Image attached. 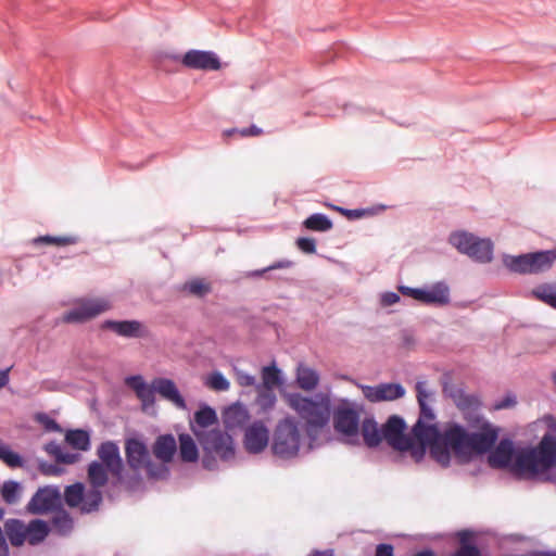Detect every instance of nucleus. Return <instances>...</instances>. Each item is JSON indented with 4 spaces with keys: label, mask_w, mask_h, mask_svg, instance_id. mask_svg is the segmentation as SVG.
<instances>
[{
    "label": "nucleus",
    "mask_w": 556,
    "mask_h": 556,
    "mask_svg": "<svg viewBox=\"0 0 556 556\" xmlns=\"http://www.w3.org/2000/svg\"><path fill=\"white\" fill-rule=\"evenodd\" d=\"M412 433L416 439L409 459L416 464L425 459L427 450L430 456L442 467L451 465V451L459 463H468L484 455L498 439V429L485 426L481 431H468L465 426L453 424L444 434L434 424L415 422Z\"/></svg>",
    "instance_id": "f257e3e1"
},
{
    "label": "nucleus",
    "mask_w": 556,
    "mask_h": 556,
    "mask_svg": "<svg viewBox=\"0 0 556 556\" xmlns=\"http://www.w3.org/2000/svg\"><path fill=\"white\" fill-rule=\"evenodd\" d=\"M292 406L301 419L286 416L276 424L269 448L273 456L279 460H291L298 457L305 438L309 450L320 445L319 435L329 424L332 405L326 397H307L296 395L292 399Z\"/></svg>",
    "instance_id": "f03ea898"
},
{
    "label": "nucleus",
    "mask_w": 556,
    "mask_h": 556,
    "mask_svg": "<svg viewBox=\"0 0 556 556\" xmlns=\"http://www.w3.org/2000/svg\"><path fill=\"white\" fill-rule=\"evenodd\" d=\"M215 424H217L216 410L205 404L195 412L194 420L191 421V430L205 452L203 466L210 470L215 467V460L211 459L210 454L215 453L224 460L235 454L231 434L224 433L219 429L206 430Z\"/></svg>",
    "instance_id": "7ed1b4c3"
},
{
    "label": "nucleus",
    "mask_w": 556,
    "mask_h": 556,
    "mask_svg": "<svg viewBox=\"0 0 556 556\" xmlns=\"http://www.w3.org/2000/svg\"><path fill=\"white\" fill-rule=\"evenodd\" d=\"M556 465V435L545 433L538 446L518 453L515 470L519 477L556 482V478L547 472Z\"/></svg>",
    "instance_id": "20e7f679"
},
{
    "label": "nucleus",
    "mask_w": 556,
    "mask_h": 556,
    "mask_svg": "<svg viewBox=\"0 0 556 556\" xmlns=\"http://www.w3.org/2000/svg\"><path fill=\"white\" fill-rule=\"evenodd\" d=\"M407 425L403 417L392 415L382 426L383 440L394 450L387 455V460L397 467L409 465L408 456L415 445L416 439L406 434Z\"/></svg>",
    "instance_id": "39448f33"
},
{
    "label": "nucleus",
    "mask_w": 556,
    "mask_h": 556,
    "mask_svg": "<svg viewBox=\"0 0 556 556\" xmlns=\"http://www.w3.org/2000/svg\"><path fill=\"white\" fill-rule=\"evenodd\" d=\"M126 464L132 471L134 477L140 478L144 470L151 479H166L169 476V469L166 465H155L150 457V452L146 442L138 437H131L125 441Z\"/></svg>",
    "instance_id": "423d86ee"
},
{
    "label": "nucleus",
    "mask_w": 556,
    "mask_h": 556,
    "mask_svg": "<svg viewBox=\"0 0 556 556\" xmlns=\"http://www.w3.org/2000/svg\"><path fill=\"white\" fill-rule=\"evenodd\" d=\"M556 261V249L530 252L520 255H504L503 263L511 273L538 275L552 268Z\"/></svg>",
    "instance_id": "0eeeda50"
},
{
    "label": "nucleus",
    "mask_w": 556,
    "mask_h": 556,
    "mask_svg": "<svg viewBox=\"0 0 556 556\" xmlns=\"http://www.w3.org/2000/svg\"><path fill=\"white\" fill-rule=\"evenodd\" d=\"M448 240L459 253L477 263L485 264L493 260L494 244L488 238H479L468 231H455Z\"/></svg>",
    "instance_id": "6e6552de"
},
{
    "label": "nucleus",
    "mask_w": 556,
    "mask_h": 556,
    "mask_svg": "<svg viewBox=\"0 0 556 556\" xmlns=\"http://www.w3.org/2000/svg\"><path fill=\"white\" fill-rule=\"evenodd\" d=\"M112 303L106 298L76 300V305L63 315V321L83 324L111 309Z\"/></svg>",
    "instance_id": "1a4fd4ad"
},
{
    "label": "nucleus",
    "mask_w": 556,
    "mask_h": 556,
    "mask_svg": "<svg viewBox=\"0 0 556 556\" xmlns=\"http://www.w3.org/2000/svg\"><path fill=\"white\" fill-rule=\"evenodd\" d=\"M359 413L353 407L339 408L334 414V429L351 445L359 444Z\"/></svg>",
    "instance_id": "9d476101"
},
{
    "label": "nucleus",
    "mask_w": 556,
    "mask_h": 556,
    "mask_svg": "<svg viewBox=\"0 0 556 556\" xmlns=\"http://www.w3.org/2000/svg\"><path fill=\"white\" fill-rule=\"evenodd\" d=\"M97 455L99 459L110 472L116 478L117 481L122 482L125 479L124 475V460L121 456L119 446L114 441L102 442L98 450Z\"/></svg>",
    "instance_id": "9b49d317"
},
{
    "label": "nucleus",
    "mask_w": 556,
    "mask_h": 556,
    "mask_svg": "<svg viewBox=\"0 0 556 556\" xmlns=\"http://www.w3.org/2000/svg\"><path fill=\"white\" fill-rule=\"evenodd\" d=\"M61 493L58 486L47 485L39 488L27 504L33 514H45L61 506Z\"/></svg>",
    "instance_id": "f8f14e48"
},
{
    "label": "nucleus",
    "mask_w": 556,
    "mask_h": 556,
    "mask_svg": "<svg viewBox=\"0 0 556 556\" xmlns=\"http://www.w3.org/2000/svg\"><path fill=\"white\" fill-rule=\"evenodd\" d=\"M185 67L200 71H218L223 64L216 52L212 50L190 49L181 58Z\"/></svg>",
    "instance_id": "ddd939ff"
},
{
    "label": "nucleus",
    "mask_w": 556,
    "mask_h": 556,
    "mask_svg": "<svg viewBox=\"0 0 556 556\" xmlns=\"http://www.w3.org/2000/svg\"><path fill=\"white\" fill-rule=\"evenodd\" d=\"M489 454V463L493 468H508L511 467L514 473L520 478L516 470L515 464L513 465L514 456L517 457L516 448L514 445V441L509 438L502 439L498 444L495 446L494 451L492 447L488 452Z\"/></svg>",
    "instance_id": "4468645a"
},
{
    "label": "nucleus",
    "mask_w": 556,
    "mask_h": 556,
    "mask_svg": "<svg viewBox=\"0 0 556 556\" xmlns=\"http://www.w3.org/2000/svg\"><path fill=\"white\" fill-rule=\"evenodd\" d=\"M243 443L248 452L261 453L270 443L267 427L261 420L254 421L247 428Z\"/></svg>",
    "instance_id": "2eb2a0df"
},
{
    "label": "nucleus",
    "mask_w": 556,
    "mask_h": 556,
    "mask_svg": "<svg viewBox=\"0 0 556 556\" xmlns=\"http://www.w3.org/2000/svg\"><path fill=\"white\" fill-rule=\"evenodd\" d=\"M363 389L364 395L371 402L392 401L404 396L403 384H356Z\"/></svg>",
    "instance_id": "dca6fc26"
},
{
    "label": "nucleus",
    "mask_w": 556,
    "mask_h": 556,
    "mask_svg": "<svg viewBox=\"0 0 556 556\" xmlns=\"http://www.w3.org/2000/svg\"><path fill=\"white\" fill-rule=\"evenodd\" d=\"M102 327L110 329L116 334L125 338H142L148 334L146 326L140 320H112L103 321Z\"/></svg>",
    "instance_id": "f3484780"
},
{
    "label": "nucleus",
    "mask_w": 556,
    "mask_h": 556,
    "mask_svg": "<svg viewBox=\"0 0 556 556\" xmlns=\"http://www.w3.org/2000/svg\"><path fill=\"white\" fill-rule=\"evenodd\" d=\"M250 415L247 407L237 402L230 405L223 413V421L227 433L235 432L236 429H242L249 421Z\"/></svg>",
    "instance_id": "a211bd4d"
},
{
    "label": "nucleus",
    "mask_w": 556,
    "mask_h": 556,
    "mask_svg": "<svg viewBox=\"0 0 556 556\" xmlns=\"http://www.w3.org/2000/svg\"><path fill=\"white\" fill-rule=\"evenodd\" d=\"M176 450V440L172 433L159 435L153 444V453L162 462V465H166L173 459Z\"/></svg>",
    "instance_id": "6ab92c4d"
},
{
    "label": "nucleus",
    "mask_w": 556,
    "mask_h": 556,
    "mask_svg": "<svg viewBox=\"0 0 556 556\" xmlns=\"http://www.w3.org/2000/svg\"><path fill=\"white\" fill-rule=\"evenodd\" d=\"M450 301V288L444 281L435 282L430 289L424 288V304L444 306L447 305Z\"/></svg>",
    "instance_id": "aec40b11"
},
{
    "label": "nucleus",
    "mask_w": 556,
    "mask_h": 556,
    "mask_svg": "<svg viewBox=\"0 0 556 556\" xmlns=\"http://www.w3.org/2000/svg\"><path fill=\"white\" fill-rule=\"evenodd\" d=\"M361 435L368 447H376L383 440L382 427H378L374 417H366L359 428V437Z\"/></svg>",
    "instance_id": "412c9836"
},
{
    "label": "nucleus",
    "mask_w": 556,
    "mask_h": 556,
    "mask_svg": "<svg viewBox=\"0 0 556 556\" xmlns=\"http://www.w3.org/2000/svg\"><path fill=\"white\" fill-rule=\"evenodd\" d=\"M52 530L60 536H67L74 529V519L62 505L52 510L51 516Z\"/></svg>",
    "instance_id": "4be33fe9"
},
{
    "label": "nucleus",
    "mask_w": 556,
    "mask_h": 556,
    "mask_svg": "<svg viewBox=\"0 0 556 556\" xmlns=\"http://www.w3.org/2000/svg\"><path fill=\"white\" fill-rule=\"evenodd\" d=\"M5 531L13 546H21L27 539V526L16 518L8 519L5 521Z\"/></svg>",
    "instance_id": "5701e85b"
},
{
    "label": "nucleus",
    "mask_w": 556,
    "mask_h": 556,
    "mask_svg": "<svg viewBox=\"0 0 556 556\" xmlns=\"http://www.w3.org/2000/svg\"><path fill=\"white\" fill-rule=\"evenodd\" d=\"M417 400L420 407V415L416 422L426 420H433L435 418L432 407L429 405V401L432 400L433 393L426 389V384H416Z\"/></svg>",
    "instance_id": "b1692460"
},
{
    "label": "nucleus",
    "mask_w": 556,
    "mask_h": 556,
    "mask_svg": "<svg viewBox=\"0 0 556 556\" xmlns=\"http://www.w3.org/2000/svg\"><path fill=\"white\" fill-rule=\"evenodd\" d=\"M50 527L42 519H34L27 525V541L30 545L41 543L49 534Z\"/></svg>",
    "instance_id": "393cba45"
},
{
    "label": "nucleus",
    "mask_w": 556,
    "mask_h": 556,
    "mask_svg": "<svg viewBox=\"0 0 556 556\" xmlns=\"http://www.w3.org/2000/svg\"><path fill=\"white\" fill-rule=\"evenodd\" d=\"M110 470L101 462L92 460L88 466V479L90 486L101 489L109 481Z\"/></svg>",
    "instance_id": "a878e982"
},
{
    "label": "nucleus",
    "mask_w": 556,
    "mask_h": 556,
    "mask_svg": "<svg viewBox=\"0 0 556 556\" xmlns=\"http://www.w3.org/2000/svg\"><path fill=\"white\" fill-rule=\"evenodd\" d=\"M178 440L180 458L187 463L197 462L199 458V448L191 435L182 433L179 434Z\"/></svg>",
    "instance_id": "bb28decb"
},
{
    "label": "nucleus",
    "mask_w": 556,
    "mask_h": 556,
    "mask_svg": "<svg viewBox=\"0 0 556 556\" xmlns=\"http://www.w3.org/2000/svg\"><path fill=\"white\" fill-rule=\"evenodd\" d=\"M102 491L99 488L90 486L84 492V500L80 502V510L84 514L97 511L102 502Z\"/></svg>",
    "instance_id": "cd10ccee"
},
{
    "label": "nucleus",
    "mask_w": 556,
    "mask_h": 556,
    "mask_svg": "<svg viewBox=\"0 0 556 556\" xmlns=\"http://www.w3.org/2000/svg\"><path fill=\"white\" fill-rule=\"evenodd\" d=\"M65 440L75 450L85 452L90 448V435L89 432L86 430H68L66 432Z\"/></svg>",
    "instance_id": "c85d7f7f"
},
{
    "label": "nucleus",
    "mask_w": 556,
    "mask_h": 556,
    "mask_svg": "<svg viewBox=\"0 0 556 556\" xmlns=\"http://www.w3.org/2000/svg\"><path fill=\"white\" fill-rule=\"evenodd\" d=\"M303 226L312 231L325 232L333 227V223L324 213H313L303 222Z\"/></svg>",
    "instance_id": "c756f323"
},
{
    "label": "nucleus",
    "mask_w": 556,
    "mask_h": 556,
    "mask_svg": "<svg viewBox=\"0 0 556 556\" xmlns=\"http://www.w3.org/2000/svg\"><path fill=\"white\" fill-rule=\"evenodd\" d=\"M134 390L138 399L141 401L142 408L149 409L150 406L154 405L155 393L157 392V384H129Z\"/></svg>",
    "instance_id": "7c9ffc66"
},
{
    "label": "nucleus",
    "mask_w": 556,
    "mask_h": 556,
    "mask_svg": "<svg viewBox=\"0 0 556 556\" xmlns=\"http://www.w3.org/2000/svg\"><path fill=\"white\" fill-rule=\"evenodd\" d=\"M538 300L556 309V283H542L532 290Z\"/></svg>",
    "instance_id": "2f4dec72"
},
{
    "label": "nucleus",
    "mask_w": 556,
    "mask_h": 556,
    "mask_svg": "<svg viewBox=\"0 0 556 556\" xmlns=\"http://www.w3.org/2000/svg\"><path fill=\"white\" fill-rule=\"evenodd\" d=\"M157 393L173 402L178 408H187L185 397L181 395L177 384H157Z\"/></svg>",
    "instance_id": "473e14b6"
},
{
    "label": "nucleus",
    "mask_w": 556,
    "mask_h": 556,
    "mask_svg": "<svg viewBox=\"0 0 556 556\" xmlns=\"http://www.w3.org/2000/svg\"><path fill=\"white\" fill-rule=\"evenodd\" d=\"M258 389L257 404L263 409L271 408L276 403V394L274 387H282L283 384H254Z\"/></svg>",
    "instance_id": "72a5a7b5"
},
{
    "label": "nucleus",
    "mask_w": 556,
    "mask_h": 556,
    "mask_svg": "<svg viewBox=\"0 0 556 556\" xmlns=\"http://www.w3.org/2000/svg\"><path fill=\"white\" fill-rule=\"evenodd\" d=\"M0 459L11 468H23L25 460L23 456L14 452L8 444L0 440Z\"/></svg>",
    "instance_id": "f704fd0d"
},
{
    "label": "nucleus",
    "mask_w": 556,
    "mask_h": 556,
    "mask_svg": "<svg viewBox=\"0 0 556 556\" xmlns=\"http://www.w3.org/2000/svg\"><path fill=\"white\" fill-rule=\"evenodd\" d=\"M181 291L199 298H204L211 293L212 288L210 283L205 282L202 278H192L182 285Z\"/></svg>",
    "instance_id": "c9c22d12"
},
{
    "label": "nucleus",
    "mask_w": 556,
    "mask_h": 556,
    "mask_svg": "<svg viewBox=\"0 0 556 556\" xmlns=\"http://www.w3.org/2000/svg\"><path fill=\"white\" fill-rule=\"evenodd\" d=\"M85 485L81 482L67 485L64 491V498L70 507H76L84 500Z\"/></svg>",
    "instance_id": "e433bc0d"
},
{
    "label": "nucleus",
    "mask_w": 556,
    "mask_h": 556,
    "mask_svg": "<svg viewBox=\"0 0 556 556\" xmlns=\"http://www.w3.org/2000/svg\"><path fill=\"white\" fill-rule=\"evenodd\" d=\"M445 394L454 400V403L462 408L469 406L468 395L464 392L459 384H442Z\"/></svg>",
    "instance_id": "4c0bfd02"
},
{
    "label": "nucleus",
    "mask_w": 556,
    "mask_h": 556,
    "mask_svg": "<svg viewBox=\"0 0 556 556\" xmlns=\"http://www.w3.org/2000/svg\"><path fill=\"white\" fill-rule=\"evenodd\" d=\"M21 483L15 480H9L3 483L2 498L8 504H14L18 501L21 494Z\"/></svg>",
    "instance_id": "58836bf2"
},
{
    "label": "nucleus",
    "mask_w": 556,
    "mask_h": 556,
    "mask_svg": "<svg viewBox=\"0 0 556 556\" xmlns=\"http://www.w3.org/2000/svg\"><path fill=\"white\" fill-rule=\"evenodd\" d=\"M293 382H319V374L300 362L296 366L295 378Z\"/></svg>",
    "instance_id": "ea45409f"
},
{
    "label": "nucleus",
    "mask_w": 556,
    "mask_h": 556,
    "mask_svg": "<svg viewBox=\"0 0 556 556\" xmlns=\"http://www.w3.org/2000/svg\"><path fill=\"white\" fill-rule=\"evenodd\" d=\"M293 265H294V263L292 261H290V260H287V258L279 260L277 262L268 265L265 268L248 271L247 273V277H249V278H260L265 273H268V271H271V270H275V269L290 268Z\"/></svg>",
    "instance_id": "a19ab883"
},
{
    "label": "nucleus",
    "mask_w": 556,
    "mask_h": 556,
    "mask_svg": "<svg viewBox=\"0 0 556 556\" xmlns=\"http://www.w3.org/2000/svg\"><path fill=\"white\" fill-rule=\"evenodd\" d=\"M77 239L74 237H53V236H39L35 239H33L34 244H40V243H54L58 245H67V244H74L76 243Z\"/></svg>",
    "instance_id": "79ce46f5"
},
{
    "label": "nucleus",
    "mask_w": 556,
    "mask_h": 556,
    "mask_svg": "<svg viewBox=\"0 0 556 556\" xmlns=\"http://www.w3.org/2000/svg\"><path fill=\"white\" fill-rule=\"evenodd\" d=\"M262 382H283V375L275 363L265 366L262 370Z\"/></svg>",
    "instance_id": "37998d69"
},
{
    "label": "nucleus",
    "mask_w": 556,
    "mask_h": 556,
    "mask_svg": "<svg viewBox=\"0 0 556 556\" xmlns=\"http://www.w3.org/2000/svg\"><path fill=\"white\" fill-rule=\"evenodd\" d=\"M37 420L42 425V427L45 428L46 431H49V432H62V427L60 426V424L51 418L50 416H48L47 414L45 413H40L37 415Z\"/></svg>",
    "instance_id": "c03bdc74"
},
{
    "label": "nucleus",
    "mask_w": 556,
    "mask_h": 556,
    "mask_svg": "<svg viewBox=\"0 0 556 556\" xmlns=\"http://www.w3.org/2000/svg\"><path fill=\"white\" fill-rule=\"evenodd\" d=\"M296 247L306 254H313L316 252V241L309 237L299 238L296 240Z\"/></svg>",
    "instance_id": "a18cd8bd"
},
{
    "label": "nucleus",
    "mask_w": 556,
    "mask_h": 556,
    "mask_svg": "<svg viewBox=\"0 0 556 556\" xmlns=\"http://www.w3.org/2000/svg\"><path fill=\"white\" fill-rule=\"evenodd\" d=\"M38 469L43 476H59L63 472L61 467L46 460H40L38 463Z\"/></svg>",
    "instance_id": "49530a36"
},
{
    "label": "nucleus",
    "mask_w": 556,
    "mask_h": 556,
    "mask_svg": "<svg viewBox=\"0 0 556 556\" xmlns=\"http://www.w3.org/2000/svg\"><path fill=\"white\" fill-rule=\"evenodd\" d=\"M399 291L401 292L402 295L413 298L414 300L422 303L424 288L400 286Z\"/></svg>",
    "instance_id": "de8ad7c7"
},
{
    "label": "nucleus",
    "mask_w": 556,
    "mask_h": 556,
    "mask_svg": "<svg viewBox=\"0 0 556 556\" xmlns=\"http://www.w3.org/2000/svg\"><path fill=\"white\" fill-rule=\"evenodd\" d=\"M43 450L49 454L52 455L55 458V462L58 460L62 447L56 441H50L47 444H45Z\"/></svg>",
    "instance_id": "09e8293b"
},
{
    "label": "nucleus",
    "mask_w": 556,
    "mask_h": 556,
    "mask_svg": "<svg viewBox=\"0 0 556 556\" xmlns=\"http://www.w3.org/2000/svg\"><path fill=\"white\" fill-rule=\"evenodd\" d=\"M376 556H394V547L389 543H380L376 547Z\"/></svg>",
    "instance_id": "8fccbe9b"
},
{
    "label": "nucleus",
    "mask_w": 556,
    "mask_h": 556,
    "mask_svg": "<svg viewBox=\"0 0 556 556\" xmlns=\"http://www.w3.org/2000/svg\"><path fill=\"white\" fill-rule=\"evenodd\" d=\"M78 456L79 455L76 453H68L62 451L56 463L70 465L75 463L78 459Z\"/></svg>",
    "instance_id": "3c124183"
},
{
    "label": "nucleus",
    "mask_w": 556,
    "mask_h": 556,
    "mask_svg": "<svg viewBox=\"0 0 556 556\" xmlns=\"http://www.w3.org/2000/svg\"><path fill=\"white\" fill-rule=\"evenodd\" d=\"M516 403V396L514 394H507L502 400L497 401L495 408L502 409L513 406Z\"/></svg>",
    "instance_id": "603ef678"
},
{
    "label": "nucleus",
    "mask_w": 556,
    "mask_h": 556,
    "mask_svg": "<svg viewBox=\"0 0 556 556\" xmlns=\"http://www.w3.org/2000/svg\"><path fill=\"white\" fill-rule=\"evenodd\" d=\"M334 208L338 210L339 212H341L346 217L352 218V219L359 218L364 215V210H362V208L349 210V208H343V207H339V206H334Z\"/></svg>",
    "instance_id": "864d4df0"
},
{
    "label": "nucleus",
    "mask_w": 556,
    "mask_h": 556,
    "mask_svg": "<svg viewBox=\"0 0 556 556\" xmlns=\"http://www.w3.org/2000/svg\"><path fill=\"white\" fill-rule=\"evenodd\" d=\"M400 301V295L396 292H386L382 295V302L384 305H392Z\"/></svg>",
    "instance_id": "5fc2aeb1"
},
{
    "label": "nucleus",
    "mask_w": 556,
    "mask_h": 556,
    "mask_svg": "<svg viewBox=\"0 0 556 556\" xmlns=\"http://www.w3.org/2000/svg\"><path fill=\"white\" fill-rule=\"evenodd\" d=\"M204 382H228V381L222 372L215 371L211 376L206 377Z\"/></svg>",
    "instance_id": "6e6d98bb"
},
{
    "label": "nucleus",
    "mask_w": 556,
    "mask_h": 556,
    "mask_svg": "<svg viewBox=\"0 0 556 556\" xmlns=\"http://www.w3.org/2000/svg\"><path fill=\"white\" fill-rule=\"evenodd\" d=\"M519 556H556V551H531Z\"/></svg>",
    "instance_id": "4d7b16f0"
},
{
    "label": "nucleus",
    "mask_w": 556,
    "mask_h": 556,
    "mask_svg": "<svg viewBox=\"0 0 556 556\" xmlns=\"http://www.w3.org/2000/svg\"><path fill=\"white\" fill-rule=\"evenodd\" d=\"M12 366L0 369V383L9 382Z\"/></svg>",
    "instance_id": "13d9d810"
},
{
    "label": "nucleus",
    "mask_w": 556,
    "mask_h": 556,
    "mask_svg": "<svg viewBox=\"0 0 556 556\" xmlns=\"http://www.w3.org/2000/svg\"><path fill=\"white\" fill-rule=\"evenodd\" d=\"M308 556H334V551L331 548L324 549V551H314Z\"/></svg>",
    "instance_id": "bf43d9fd"
},
{
    "label": "nucleus",
    "mask_w": 556,
    "mask_h": 556,
    "mask_svg": "<svg viewBox=\"0 0 556 556\" xmlns=\"http://www.w3.org/2000/svg\"><path fill=\"white\" fill-rule=\"evenodd\" d=\"M124 382H146L141 375H132L124 378Z\"/></svg>",
    "instance_id": "052dcab7"
},
{
    "label": "nucleus",
    "mask_w": 556,
    "mask_h": 556,
    "mask_svg": "<svg viewBox=\"0 0 556 556\" xmlns=\"http://www.w3.org/2000/svg\"><path fill=\"white\" fill-rule=\"evenodd\" d=\"M263 134V129L255 126V125H252L250 126V136H257V135H261Z\"/></svg>",
    "instance_id": "680f3d73"
},
{
    "label": "nucleus",
    "mask_w": 556,
    "mask_h": 556,
    "mask_svg": "<svg viewBox=\"0 0 556 556\" xmlns=\"http://www.w3.org/2000/svg\"><path fill=\"white\" fill-rule=\"evenodd\" d=\"M208 386L217 391H227L230 387V384H208Z\"/></svg>",
    "instance_id": "e2e57ef3"
},
{
    "label": "nucleus",
    "mask_w": 556,
    "mask_h": 556,
    "mask_svg": "<svg viewBox=\"0 0 556 556\" xmlns=\"http://www.w3.org/2000/svg\"><path fill=\"white\" fill-rule=\"evenodd\" d=\"M239 379H241V377H239ZM242 379H244V381L249 383L256 382L255 377L251 375H244L242 376Z\"/></svg>",
    "instance_id": "0e129e2a"
},
{
    "label": "nucleus",
    "mask_w": 556,
    "mask_h": 556,
    "mask_svg": "<svg viewBox=\"0 0 556 556\" xmlns=\"http://www.w3.org/2000/svg\"><path fill=\"white\" fill-rule=\"evenodd\" d=\"M238 134H240L243 137H249L250 136V127L238 129Z\"/></svg>",
    "instance_id": "69168bd1"
},
{
    "label": "nucleus",
    "mask_w": 556,
    "mask_h": 556,
    "mask_svg": "<svg viewBox=\"0 0 556 556\" xmlns=\"http://www.w3.org/2000/svg\"><path fill=\"white\" fill-rule=\"evenodd\" d=\"M300 388L304 389V390H313L315 389L318 384H298Z\"/></svg>",
    "instance_id": "338daca9"
},
{
    "label": "nucleus",
    "mask_w": 556,
    "mask_h": 556,
    "mask_svg": "<svg viewBox=\"0 0 556 556\" xmlns=\"http://www.w3.org/2000/svg\"><path fill=\"white\" fill-rule=\"evenodd\" d=\"M224 134H225L226 136H231V135L238 134V128H230V129H226V130L224 131Z\"/></svg>",
    "instance_id": "774afa93"
}]
</instances>
